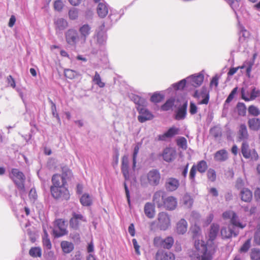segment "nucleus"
<instances>
[{
    "label": "nucleus",
    "mask_w": 260,
    "mask_h": 260,
    "mask_svg": "<svg viewBox=\"0 0 260 260\" xmlns=\"http://www.w3.org/2000/svg\"><path fill=\"white\" fill-rule=\"evenodd\" d=\"M29 254L32 257H41L42 249L40 247H31L29 251Z\"/></svg>",
    "instance_id": "obj_38"
},
{
    "label": "nucleus",
    "mask_w": 260,
    "mask_h": 260,
    "mask_svg": "<svg viewBox=\"0 0 260 260\" xmlns=\"http://www.w3.org/2000/svg\"><path fill=\"white\" fill-rule=\"evenodd\" d=\"M121 170L125 179H128L129 174L128 171V157L127 155H123L122 157Z\"/></svg>",
    "instance_id": "obj_22"
},
{
    "label": "nucleus",
    "mask_w": 260,
    "mask_h": 260,
    "mask_svg": "<svg viewBox=\"0 0 260 260\" xmlns=\"http://www.w3.org/2000/svg\"><path fill=\"white\" fill-rule=\"evenodd\" d=\"M97 13L101 18H105L108 13V8L105 3H100L97 7Z\"/></svg>",
    "instance_id": "obj_31"
},
{
    "label": "nucleus",
    "mask_w": 260,
    "mask_h": 260,
    "mask_svg": "<svg viewBox=\"0 0 260 260\" xmlns=\"http://www.w3.org/2000/svg\"><path fill=\"white\" fill-rule=\"evenodd\" d=\"M194 246L197 250L199 251H202L207 248V245L203 240H196L194 242Z\"/></svg>",
    "instance_id": "obj_43"
},
{
    "label": "nucleus",
    "mask_w": 260,
    "mask_h": 260,
    "mask_svg": "<svg viewBox=\"0 0 260 260\" xmlns=\"http://www.w3.org/2000/svg\"><path fill=\"white\" fill-rule=\"evenodd\" d=\"M50 191L53 198L56 200L68 201L71 197L69 189L66 186L51 189Z\"/></svg>",
    "instance_id": "obj_6"
},
{
    "label": "nucleus",
    "mask_w": 260,
    "mask_h": 260,
    "mask_svg": "<svg viewBox=\"0 0 260 260\" xmlns=\"http://www.w3.org/2000/svg\"><path fill=\"white\" fill-rule=\"evenodd\" d=\"M219 77L217 75L214 76L211 79L210 83V87L212 86H215L216 87L218 86V80Z\"/></svg>",
    "instance_id": "obj_63"
},
{
    "label": "nucleus",
    "mask_w": 260,
    "mask_h": 260,
    "mask_svg": "<svg viewBox=\"0 0 260 260\" xmlns=\"http://www.w3.org/2000/svg\"><path fill=\"white\" fill-rule=\"evenodd\" d=\"M78 10L75 8H72L69 11V16L70 19L75 20L78 17Z\"/></svg>",
    "instance_id": "obj_50"
},
{
    "label": "nucleus",
    "mask_w": 260,
    "mask_h": 260,
    "mask_svg": "<svg viewBox=\"0 0 260 260\" xmlns=\"http://www.w3.org/2000/svg\"><path fill=\"white\" fill-rule=\"evenodd\" d=\"M208 179L211 182L215 181L216 179V174L215 171L213 169H209L207 173Z\"/></svg>",
    "instance_id": "obj_49"
},
{
    "label": "nucleus",
    "mask_w": 260,
    "mask_h": 260,
    "mask_svg": "<svg viewBox=\"0 0 260 260\" xmlns=\"http://www.w3.org/2000/svg\"><path fill=\"white\" fill-rule=\"evenodd\" d=\"M220 233L223 239H229L233 236L236 237L238 234V233L235 232L234 230L230 226L228 228L222 227Z\"/></svg>",
    "instance_id": "obj_27"
},
{
    "label": "nucleus",
    "mask_w": 260,
    "mask_h": 260,
    "mask_svg": "<svg viewBox=\"0 0 260 260\" xmlns=\"http://www.w3.org/2000/svg\"><path fill=\"white\" fill-rule=\"evenodd\" d=\"M198 108L196 104L191 102L189 106V112L191 115H194L197 113Z\"/></svg>",
    "instance_id": "obj_64"
},
{
    "label": "nucleus",
    "mask_w": 260,
    "mask_h": 260,
    "mask_svg": "<svg viewBox=\"0 0 260 260\" xmlns=\"http://www.w3.org/2000/svg\"><path fill=\"white\" fill-rule=\"evenodd\" d=\"M140 149V147L138 145L135 146L133 154V168L135 169L136 167L137 157Z\"/></svg>",
    "instance_id": "obj_48"
},
{
    "label": "nucleus",
    "mask_w": 260,
    "mask_h": 260,
    "mask_svg": "<svg viewBox=\"0 0 260 260\" xmlns=\"http://www.w3.org/2000/svg\"><path fill=\"white\" fill-rule=\"evenodd\" d=\"M177 206V199L172 196H166L162 208L168 210H174Z\"/></svg>",
    "instance_id": "obj_18"
},
{
    "label": "nucleus",
    "mask_w": 260,
    "mask_h": 260,
    "mask_svg": "<svg viewBox=\"0 0 260 260\" xmlns=\"http://www.w3.org/2000/svg\"><path fill=\"white\" fill-rule=\"evenodd\" d=\"M230 223L233 226L235 227H238L242 229H244L246 225L245 223L243 224L240 222L239 217L236 213L235 214V215L231 218V220H230Z\"/></svg>",
    "instance_id": "obj_34"
},
{
    "label": "nucleus",
    "mask_w": 260,
    "mask_h": 260,
    "mask_svg": "<svg viewBox=\"0 0 260 260\" xmlns=\"http://www.w3.org/2000/svg\"><path fill=\"white\" fill-rule=\"evenodd\" d=\"M55 24L59 29H62L65 27L67 22L63 19L59 18L55 22Z\"/></svg>",
    "instance_id": "obj_55"
},
{
    "label": "nucleus",
    "mask_w": 260,
    "mask_h": 260,
    "mask_svg": "<svg viewBox=\"0 0 260 260\" xmlns=\"http://www.w3.org/2000/svg\"><path fill=\"white\" fill-rule=\"evenodd\" d=\"M180 129L179 128L173 126L170 127L165 133L158 136V140L165 141L167 138H172L178 135Z\"/></svg>",
    "instance_id": "obj_21"
},
{
    "label": "nucleus",
    "mask_w": 260,
    "mask_h": 260,
    "mask_svg": "<svg viewBox=\"0 0 260 260\" xmlns=\"http://www.w3.org/2000/svg\"><path fill=\"white\" fill-rule=\"evenodd\" d=\"M92 202L90 196L87 193L83 194L80 198V203L84 206H89Z\"/></svg>",
    "instance_id": "obj_37"
},
{
    "label": "nucleus",
    "mask_w": 260,
    "mask_h": 260,
    "mask_svg": "<svg viewBox=\"0 0 260 260\" xmlns=\"http://www.w3.org/2000/svg\"><path fill=\"white\" fill-rule=\"evenodd\" d=\"M42 242L44 247H46L47 249H51L52 244L49 238V235L47 231L45 229H44V236L43 237Z\"/></svg>",
    "instance_id": "obj_36"
},
{
    "label": "nucleus",
    "mask_w": 260,
    "mask_h": 260,
    "mask_svg": "<svg viewBox=\"0 0 260 260\" xmlns=\"http://www.w3.org/2000/svg\"><path fill=\"white\" fill-rule=\"evenodd\" d=\"M60 247L64 254H68L72 252L74 249L73 243L68 241H62L60 243Z\"/></svg>",
    "instance_id": "obj_29"
},
{
    "label": "nucleus",
    "mask_w": 260,
    "mask_h": 260,
    "mask_svg": "<svg viewBox=\"0 0 260 260\" xmlns=\"http://www.w3.org/2000/svg\"><path fill=\"white\" fill-rule=\"evenodd\" d=\"M7 82L8 85L13 88H15L16 87L15 81L11 75H9L7 77Z\"/></svg>",
    "instance_id": "obj_62"
},
{
    "label": "nucleus",
    "mask_w": 260,
    "mask_h": 260,
    "mask_svg": "<svg viewBox=\"0 0 260 260\" xmlns=\"http://www.w3.org/2000/svg\"><path fill=\"white\" fill-rule=\"evenodd\" d=\"M210 134L215 138H220L222 136L221 129L220 127L214 126L211 128Z\"/></svg>",
    "instance_id": "obj_45"
},
{
    "label": "nucleus",
    "mask_w": 260,
    "mask_h": 260,
    "mask_svg": "<svg viewBox=\"0 0 260 260\" xmlns=\"http://www.w3.org/2000/svg\"><path fill=\"white\" fill-rule=\"evenodd\" d=\"M9 178L12 180L17 189L21 191H25V176L19 169L13 168L9 174Z\"/></svg>",
    "instance_id": "obj_2"
},
{
    "label": "nucleus",
    "mask_w": 260,
    "mask_h": 260,
    "mask_svg": "<svg viewBox=\"0 0 260 260\" xmlns=\"http://www.w3.org/2000/svg\"><path fill=\"white\" fill-rule=\"evenodd\" d=\"M164 98V96L160 93H154L150 98L151 102L155 103L160 102Z\"/></svg>",
    "instance_id": "obj_52"
},
{
    "label": "nucleus",
    "mask_w": 260,
    "mask_h": 260,
    "mask_svg": "<svg viewBox=\"0 0 260 260\" xmlns=\"http://www.w3.org/2000/svg\"><path fill=\"white\" fill-rule=\"evenodd\" d=\"M190 231L193 239H197L201 234V229L199 225L195 223L190 228Z\"/></svg>",
    "instance_id": "obj_40"
},
{
    "label": "nucleus",
    "mask_w": 260,
    "mask_h": 260,
    "mask_svg": "<svg viewBox=\"0 0 260 260\" xmlns=\"http://www.w3.org/2000/svg\"><path fill=\"white\" fill-rule=\"evenodd\" d=\"M56 226L53 230V233L56 237H60L68 234L66 222L62 219L55 220Z\"/></svg>",
    "instance_id": "obj_11"
},
{
    "label": "nucleus",
    "mask_w": 260,
    "mask_h": 260,
    "mask_svg": "<svg viewBox=\"0 0 260 260\" xmlns=\"http://www.w3.org/2000/svg\"><path fill=\"white\" fill-rule=\"evenodd\" d=\"M250 258L252 260H260V249H252L250 252Z\"/></svg>",
    "instance_id": "obj_47"
},
{
    "label": "nucleus",
    "mask_w": 260,
    "mask_h": 260,
    "mask_svg": "<svg viewBox=\"0 0 260 260\" xmlns=\"http://www.w3.org/2000/svg\"><path fill=\"white\" fill-rule=\"evenodd\" d=\"M208 167L207 162L205 160L199 161L196 165H193L190 170L189 173V180L192 182H194L197 172L198 171L199 173L203 174L207 171Z\"/></svg>",
    "instance_id": "obj_5"
},
{
    "label": "nucleus",
    "mask_w": 260,
    "mask_h": 260,
    "mask_svg": "<svg viewBox=\"0 0 260 260\" xmlns=\"http://www.w3.org/2000/svg\"><path fill=\"white\" fill-rule=\"evenodd\" d=\"M71 173L72 172L71 170L68 168L63 167L62 168V174L60 175L62 178H65L67 180V178L71 175Z\"/></svg>",
    "instance_id": "obj_57"
},
{
    "label": "nucleus",
    "mask_w": 260,
    "mask_h": 260,
    "mask_svg": "<svg viewBox=\"0 0 260 260\" xmlns=\"http://www.w3.org/2000/svg\"><path fill=\"white\" fill-rule=\"evenodd\" d=\"M193 96L199 100L201 98L202 100H200L198 105H207L209 102V93L206 87H203L202 88L201 92L199 93L198 90H196L194 93Z\"/></svg>",
    "instance_id": "obj_13"
},
{
    "label": "nucleus",
    "mask_w": 260,
    "mask_h": 260,
    "mask_svg": "<svg viewBox=\"0 0 260 260\" xmlns=\"http://www.w3.org/2000/svg\"><path fill=\"white\" fill-rule=\"evenodd\" d=\"M250 244H251V239H248L245 242V243L240 247L239 251L241 253L247 252L250 247Z\"/></svg>",
    "instance_id": "obj_51"
},
{
    "label": "nucleus",
    "mask_w": 260,
    "mask_h": 260,
    "mask_svg": "<svg viewBox=\"0 0 260 260\" xmlns=\"http://www.w3.org/2000/svg\"><path fill=\"white\" fill-rule=\"evenodd\" d=\"M179 186V180L173 177L167 178L165 184L166 189L169 191H174L177 190Z\"/></svg>",
    "instance_id": "obj_17"
},
{
    "label": "nucleus",
    "mask_w": 260,
    "mask_h": 260,
    "mask_svg": "<svg viewBox=\"0 0 260 260\" xmlns=\"http://www.w3.org/2000/svg\"><path fill=\"white\" fill-rule=\"evenodd\" d=\"M92 81L95 84L101 88H103L105 86V83L102 81L101 76L97 72H95V75L92 79Z\"/></svg>",
    "instance_id": "obj_44"
},
{
    "label": "nucleus",
    "mask_w": 260,
    "mask_h": 260,
    "mask_svg": "<svg viewBox=\"0 0 260 260\" xmlns=\"http://www.w3.org/2000/svg\"><path fill=\"white\" fill-rule=\"evenodd\" d=\"M86 221V218L82 214L74 212L72 213V216L69 221L70 227L77 230Z\"/></svg>",
    "instance_id": "obj_8"
},
{
    "label": "nucleus",
    "mask_w": 260,
    "mask_h": 260,
    "mask_svg": "<svg viewBox=\"0 0 260 260\" xmlns=\"http://www.w3.org/2000/svg\"><path fill=\"white\" fill-rule=\"evenodd\" d=\"M215 251V249H209L208 248L203 250L201 252V255L200 256V260H212L213 255Z\"/></svg>",
    "instance_id": "obj_33"
},
{
    "label": "nucleus",
    "mask_w": 260,
    "mask_h": 260,
    "mask_svg": "<svg viewBox=\"0 0 260 260\" xmlns=\"http://www.w3.org/2000/svg\"><path fill=\"white\" fill-rule=\"evenodd\" d=\"M183 204L186 207L190 208L193 204V199L190 196L185 195L183 197Z\"/></svg>",
    "instance_id": "obj_53"
},
{
    "label": "nucleus",
    "mask_w": 260,
    "mask_h": 260,
    "mask_svg": "<svg viewBox=\"0 0 260 260\" xmlns=\"http://www.w3.org/2000/svg\"><path fill=\"white\" fill-rule=\"evenodd\" d=\"M241 153L245 158H252L256 160L258 158V154L255 149H251L249 144L246 141H244L241 147Z\"/></svg>",
    "instance_id": "obj_10"
},
{
    "label": "nucleus",
    "mask_w": 260,
    "mask_h": 260,
    "mask_svg": "<svg viewBox=\"0 0 260 260\" xmlns=\"http://www.w3.org/2000/svg\"><path fill=\"white\" fill-rule=\"evenodd\" d=\"M166 193L161 190L155 191L152 197V202L158 208H162L166 197Z\"/></svg>",
    "instance_id": "obj_12"
},
{
    "label": "nucleus",
    "mask_w": 260,
    "mask_h": 260,
    "mask_svg": "<svg viewBox=\"0 0 260 260\" xmlns=\"http://www.w3.org/2000/svg\"><path fill=\"white\" fill-rule=\"evenodd\" d=\"M238 139L239 141H244L247 140L249 138V134L246 125L244 124H240L237 132Z\"/></svg>",
    "instance_id": "obj_20"
},
{
    "label": "nucleus",
    "mask_w": 260,
    "mask_h": 260,
    "mask_svg": "<svg viewBox=\"0 0 260 260\" xmlns=\"http://www.w3.org/2000/svg\"><path fill=\"white\" fill-rule=\"evenodd\" d=\"M187 226L188 224L186 220L182 218L176 224V231L177 234L183 235L186 232Z\"/></svg>",
    "instance_id": "obj_26"
},
{
    "label": "nucleus",
    "mask_w": 260,
    "mask_h": 260,
    "mask_svg": "<svg viewBox=\"0 0 260 260\" xmlns=\"http://www.w3.org/2000/svg\"><path fill=\"white\" fill-rule=\"evenodd\" d=\"M248 125L250 129L257 131L260 129V119L257 118H250L248 121Z\"/></svg>",
    "instance_id": "obj_32"
},
{
    "label": "nucleus",
    "mask_w": 260,
    "mask_h": 260,
    "mask_svg": "<svg viewBox=\"0 0 260 260\" xmlns=\"http://www.w3.org/2000/svg\"><path fill=\"white\" fill-rule=\"evenodd\" d=\"M161 180V175L157 169H152L148 172L145 177H142L141 182L143 185L149 184L152 186L159 185Z\"/></svg>",
    "instance_id": "obj_3"
},
{
    "label": "nucleus",
    "mask_w": 260,
    "mask_h": 260,
    "mask_svg": "<svg viewBox=\"0 0 260 260\" xmlns=\"http://www.w3.org/2000/svg\"><path fill=\"white\" fill-rule=\"evenodd\" d=\"M260 96V90L253 87L249 96L246 95L244 88L241 89V98L245 101L248 102L254 100L255 98Z\"/></svg>",
    "instance_id": "obj_19"
},
{
    "label": "nucleus",
    "mask_w": 260,
    "mask_h": 260,
    "mask_svg": "<svg viewBox=\"0 0 260 260\" xmlns=\"http://www.w3.org/2000/svg\"><path fill=\"white\" fill-rule=\"evenodd\" d=\"M238 91V87H235L231 91V92L229 95L228 97L227 98L226 100H225L226 103H230L233 99L234 98L235 95L237 93Z\"/></svg>",
    "instance_id": "obj_58"
},
{
    "label": "nucleus",
    "mask_w": 260,
    "mask_h": 260,
    "mask_svg": "<svg viewBox=\"0 0 260 260\" xmlns=\"http://www.w3.org/2000/svg\"><path fill=\"white\" fill-rule=\"evenodd\" d=\"M236 213L232 210H228L222 213V218L225 219H230L233 217Z\"/></svg>",
    "instance_id": "obj_56"
},
{
    "label": "nucleus",
    "mask_w": 260,
    "mask_h": 260,
    "mask_svg": "<svg viewBox=\"0 0 260 260\" xmlns=\"http://www.w3.org/2000/svg\"><path fill=\"white\" fill-rule=\"evenodd\" d=\"M155 260H175L174 254L162 249L158 250L155 256Z\"/></svg>",
    "instance_id": "obj_16"
},
{
    "label": "nucleus",
    "mask_w": 260,
    "mask_h": 260,
    "mask_svg": "<svg viewBox=\"0 0 260 260\" xmlns=\"http://www.w3.org/2000/svg\"><path fill=\"white\" fill-rule=\"evenodd\" d=\"M134 102L137 105V110L139 113L138 119L140 122L143 123L153 119V115L146 108L147 102L145 99L136 96L134 99Z\"/></svg>",
    "instance_id": "obj_1"
},
{
    "label": "nucleus",
    "mask_w": 260,
    "mask_h": 260,
    "mask_svg": "<svg viewBox=\"0 0 260 260\" xmlns=\"http://www.w3.org/2000/svg\"><path fill=\"white\" fill-rule=\"evenodd\" d=\"M90 29L91 28L88 24H84L79 28V32L81 34V37L84 38V41L90 34Z\"/></svg>",
    "instance_id": "obj_35"
},
{
    "label": "nucleus",
    "mask_w": 260,
    "mask_h": 260,
    "mask_svg": "<svg viewBox=\"0 0 260 260\" xmlns=\"http://www.w3.org/2000/svg\"><path fill=\"white\" fill-rule=\"evenodd\" d=\"M144 211L145 215L149 218H153L155 216V205L151 203L147 202L144 205Z\"/></svg>",
    "instance_id": "obj_23"
},
{
    "label": "nucleus",
    "mask_w": 260,
    "mask_h": 260,
    "mask_svg": "<svg viewBox=\"0 0 260 260\" xmlns=\"http://www.w3.org/2000/svg\"><path fill=\"white\" fill-rule=\"evenodd\" d=\"M238 114L240 116H245L246 113L245 105L243 103H238L237 105Z\"/></svg>",
    "instance_id": "obj_46"
},
{
    "label": "nucleus",
    "mask_w": 260,
    "mask_h": 260,
    "mask_svg": "<svg viewBox=\"0 0 260 260\" xmlns=\"http://www.w3.org/2000/svg\"><path fill=\"white\" fill-rule=\"evenodd\" d=\"M174 243L173 237L168 236L165 239L157 236L153 239V245L155 247H162L166 249H170Z\"/></svg>",
    "instance_id": "obj_7"
},
{
    "label": "nucleus",
    "mask_w": 260,
    "mask_h": 260,
    "mask_svg": "<svg viewBox=\"0 0 260 260\" xmlns=\"http://www.w3.org/2000/svg\"><path fill=\"white\" fill-rule=\"evenodd\" d=\"M253 241L255 245H260V228L257 229L255 231Z\"/></svg>",
    "instance_id": "obj_59"
},
{
    "label": "nucleus",
    "mask_w": 260,
    "mask_h": 260,
    "mask_svg": "<svg viewBox=\"0 0 260 260\" xmlns=\"http://www.w3.org/2000/svg\"><path fill=\"white\" fill-rule=\"evenodd\" d=\"M219 231V225L216 223H212L210 228L209 237L211 241H214L217 237Z\"/></svg>",
    "instance_id": "obj_28"
},
{
    "label": "nucleus",
    "mask_w": 260,
    "mask_h": 260,
    "mask_svg": "<svg viewBox=\"0 0 260 260\" xmlns=\"http://www.w3.org/2000/svg\"><path fill=\"white\" fill-rule=\"evenodd\" d=\"M204 76L202 75H199L194 76L192 77V85L194 87H198L200 86L204 80Z\"/></svg>",
    "instance_id": "obj_39"
},
{
    "label": "nucleus",
    "mask_w": 260,
    "mask_h": 260,
    "mask_svg": "<svg viewBox=\"0 0 260 260\" xmlns=\"http://www.w3.org/2000/svg\"><path fill=\"white\" fill-rule=\"evenodd\" d=\"M248 110L250 114L254 116H257L260 114V111L259 109L253 105L250 106L248 107Z\"/></svg>",
    "instance_id": "obj_54"
},
{
    "label": "nucleus",
    "mask_w": 260,
    "mask_h": 260,
    "mask_svg": "<svg viewBox=\"0 0 260 260\" xmlns=\"http://www.w3.org/2000/svg\"><path fill=\"white\" fill-rule=\"evenodd\" d=\"M176 156V151L171 148H166L164 149L162 157L164 159L167 161L170 162L173 161Z\"/></svg>",
    "instance_id": "obj_25"
},
{
    "label": "nucleus",
    "mask_w": 260,
    "mask_h": 260,
    "mask_svg": "<svg viewBox=\"0 0 260 260\" xmlns=\"http://www.w3.org/2000/svg\"><path fill=\"white\" fill-rule=\"evenodd\" d=\"M175 100L170 99L168 100L166 103L161 106V110L162 111H168L171 109L174 105Z\"/></svg>",
    "instance_id": "obj_42"
},
{
    "label": "nucleus",
    "mask_w": 260,
    "mask_h": 260,
    "mask_svg": "<svg viewBox=\"0 0 260 260\" xmlns=\"http://www.w3.org/2000/svg\"><path fill=\"white\" fill-rule=\"evenodd\" d=\"M51 181L52 185L50 187V190L67 185V181L66 179L62 178L61 175L58 174H55L53 175Z\"/></svg>",
    "instance_id": "obj_15"
},
{
    "label": "nucleus",
    "mask_w": 260,
    "mask_h": 260,
    "mask_svg": "<svg viewBox=\"0 0 260 260\" xmlns=\"http://www.w3.org/2000/svg\"><path fill=\"white\" fill-rule=\"evenodd\" d=\"M64 76L66 78L72 79L75 77V72L70 69H66L64 71Z\"/></svg>",
    "instance_id": "obj_60"
},
{
    "label": "nucleus",
    "mask_w": 260,
    "mask_h": 260,
    "mask_svg": "<svg viewBox=\"0 0 260 260\" xmlns=\"http://www.w3.org/2000/svg\"><path fill=\"white\" fill-rule=\"evenodd\" d=\"M63 7V4L60 0L55 1L54 3V8L57 11H61Z\"/></svg>",
    "instance_id": "obj_61"
},
{
    "label": "nucleus",
    "mask_w": 260,
    "mask_h": 260,
    "mask_svg": "<svg viewBox=\"0 0 260 260\" xmlns=\"http://www.w3.org/2000/svg\"><path fill=\"white\" fill-rule=\"evenodd\" d=\"M236 188L240 190V196L242 201L250 202L252 199V192L248 188L244 187V182L241 178H238L236 182Z\"/></svg>",
    "instance_id": "obj_4"
},
{
    "label": "nucleus",
    "mask_w": 260,
    "mask_h": 260,
    "mask_svg": "<svg viewBox=\"0 0 260 260\" xmlns=\"http://www.w3.org/2000/svg\"><path fill=\"white\" fill-rule=\"evenodd\" d=\"M187 108V101H185L183 104L178 108L175 116L176 120H180L185 118Z\"/></svg>",
    "instance_id": "obj_24"
},
{
    "label": "nucleus",
    "mask_w": 260,
    "mask_h": 260,
    "mask_svg": "<svg viewBox=\"0 0 260 260\" xmlns=\"http://www.w3.org/2000/svg\"><path fill=\"white\" fill-rule=\"evenodd\" d=\"M65 37L67 43L72 46H76L79 38L77 30L73 29H69L66 32Z\"/></svg>",
    "instance_id": "obj_14"
},
{
    "label": "nucleus",
    "mask_w": 260,
    "mask_h": 260,
    "mask_svg": "<svg viewBox=\"0 0 260 260\" xmlns=\"http://www.w3.org/2000/svg\"><path fill=\"white\" fill-rule=\"evenodd\" d=\"M214 157L216 161H224L228 158V152L225 149L218 150L214 154Z\"/></svg>",
    "instance_id": "obj_30"
},
{
    "label": "nucleus",
    "mask_w": 260,
    "mask_h": 260,
    "mask_svg": "<svg viewBox=\"0 0 260 260\" xmlns=\"http://www.w3.org/2000/svg\"><path fill=\"white\" fill-rule=\"evenodd\" d=\"M176 143H177V146L179 148H180L183 150H186L187 148V140L184 137H181L178 138L176 140Z\"/></svg>",
    "instance_id": "obj_41"
},
{
    "label": "nucleus",
    "mask_w": 260,
    "mask_h": 260,
    "mask_svg": "<svg viewBox=\"0 0 260 260\" xmlns=\"http://www.w3.org/2000/svg\"><path fill=\"white\" fill-rule=\"evenodd\" d=\"M171 225V219L169 214L165 212H161L157 215V226L160 230H167Z\"/></svg>",
    "instance_id": "obj_9"
}]
</instances>
